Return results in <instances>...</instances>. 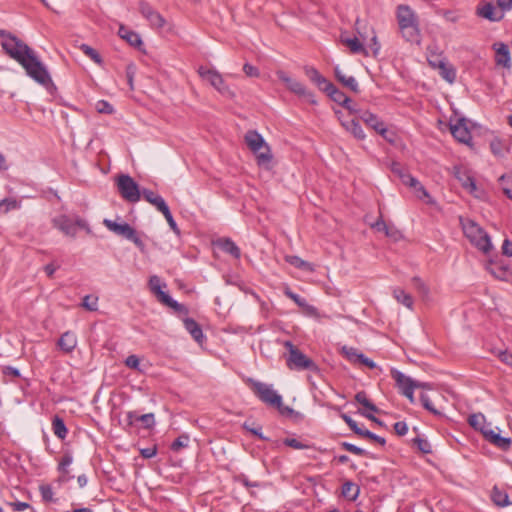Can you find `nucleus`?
Listing matches in <instances>:
<instances>
[{
  "mask_svg": "<svg viewBox=\"0 0 512 512\" xmlns=\"http://www.w3.org/2000/svg\"><path fill=\"white\" fill-rule=\"evenodd\" d=\"M396 18L402 37L407 42L419 45L421 32L415 11L409 5L400 4L396 8Z\"/></svg>",
  "mask_w": 512,
  "mask_h": 512,
  "instance_id": "obj_1",
  "label": "nucleus"
},
{
  "mask_svg": "<svg viewBox=\"0 0 512 512\" xmlns=\"http://www.w3.org/2000/svg\"><path fill=\"white\" fill-rule=\"evenodd\" d=\"M460 224L465 237L470 243L484 254H488L493 245L486 231L474 220L460 217Z\"/></svg>",
  "mask_w": 512,
  "mask_h": 512,
  "instance_id": "obj_2",
  "label": "nucleus"
},
{
  "mask_svg": "<svg viewBox=\"0 0 512 512\" xmlns=\"http://www.w3.org/2000/svg\"><path fill=\"white\" fill-rule=\"evenodd\" d=\"M19 64L25 69L27 75L39 84L45 87L53 85L49 72L39 60L34 50H31Z\"/></svg>",
  "mask_w": 512,
  "mask_h": 512,
  "instance_id": "obj_3",
  "label": "nucleus"
},
{
  "mask_svg": "<svg viewBox=\"0 0 512 512\" xmlns=\"http://www.w3.org/2000/svg\"><path fill=\"white\" fill-rule=\"evenodd\" d=\"M245 142L256 154L258 165L267 167L272 160V154L264 138L257 131L250 130L245 135Z\"/></svg>",
  "mask_w": 512,
  "mask_h": 512,
  "instance_id": "obj_4",
  "label": "nucleus"
},
{
  "mask_svg": "<svg viewBox=\"0 0 512 512\" xmlns=\"http://www.w3.org/2000/svg\"><path fill=\"white\" fill-rule=\"evenodd\" d=\"M245 383L249 386L252 392L259 398L261 402L267 406L274 407V405H280L282 396L277 393L272 385L260 382L253 378H247Z\"/></svg>",
  "mask_w": 512,
  "mask_h": 512,
  "instance_id": "obj_5",
  "label": "nucleus"
},
{
  "mask_svg": "<svg viewBox=\"0 0 512 512\" xmlns=\"http://www.w3.org/2000/svg\"><path fill=\"white\" fill-rule=\"evenodd\" d=\"M285 347L288 349L287 366L290 369L296 370H308L312 372H318L319 368L317 364L303 352H301L295 345L290 341L285 342Z\"/></svg>",
  "mask_w": 512,
  "mask_h": 512,
  "instance_id": "obj_6",
  "label": "nucleus"
},
{
  "mask_svg": "<svg viewBox=\"0 0 512 512\" xmlns=\"http://www.w3.org/2000/svg\"><path fill=\"white\" fill-rule=\"evenodd\" d=\"M115 184L120 196L129 203H136L141 199V189L138 183L128 174H119Z\"/></svg>",
  "mask_w": 512,
  "mask_h": 512,
  "instance_id": "obj_7",
  "label": "nucleus"
},
{
  "mask_svg": "<svg viewBox=\"0 0 512 512\" xmlns=\"http://www.w3.org/2000/svg\"><path fill=\"white\" fill-rule=\"evenodd\" d=\"M54 226L65 235L75 237L79 228L90 231L88 224L81 218L72 219L67 215H60L53 219Z\"/></svg>",
  "mask_w": 512,
  "mask_h": 512,
  "instance_id": "obj_8",
  "label": "nucleus"
},
{
  "mask_svg": "<svg viewBox=\"0 0 512 512\" xmlns=\"http://www.w3.org/2000/svg\"><path fill=\"white\" fill-rule=\"evenodd\" d=\"M1 47L10 58L18 63L32 50L17 36L10 37L9 40H2Z\"/></svg>",
  "mask_w": 512,
  "mask_h": 512,
  "instance_id": "obj_9",
  "label": "nucleus"
},
{
  "mask_svg": "<svg viewBox=\"0 0 512 512\" xmlns=\"http://www.w3.org/2000/svg\"><path fill=\"white\" fill-rule=\"evenodd\" d=\"M103 224L110 231L115 233L116 235L122 236L128 240L133 241L135 244L140 245L141 240L137 236L135 229L130 226L128 223H117L116 221L110 219H104Z\"/></svg>",
  "mask_w": 512,
  "mask_h": 512,
  "instance_id": "obj_10",
  "label": "nucleus"
},
{
  "mask_svg": "<svg viewBox=\"0 0 512 512\" xmlns=\"http://www.w3.org/2000/svg\"><path fill=\"white\" fill-rule=\"evenodd\" d=\"M198 73L202 79L208 81L221 94H230L229 87L226 85L222 75L217 70L201 66L198 69Z\"/></svg>",
  "mask_w": 512,
  "mask_h": 512,
  "instance_id": "obj_11",
  "label": "nucleus"
},
{
  "mask_svg": "<svg viewBox=\"0 0 512 512\" xmlns=\"http://www.w3.org/2000/svg\"><path fill=\"white\" fill-rule=\"evenodd\" d=\"M359 120L363 121L368 127L379 133L384 139L392 142V138L388 136V130L385 123L374 113L365 110L361 112Z\"/></svg>",
  "mask_w": 512,
  "mask_h": 512,
  "instance_id": "obj_12",
  "label": "nucleus"
},
{
  "mask_svg": "<svg viewBox=\"0 0 512 512\" xmlns=\"http://www.w3.org/2000/svg\"><path fill=\"white\" fill-rule=\"evenodd\" d=\"M157 301L161 304L171 308L178 316L187 315L189 313L188 308L176 300H174L167 291L165 290H152Z\"/></svg>",
  "mask_w": 512,
  "mask_h": 512,
  "instance_id": "obj_13",
  "label": "nucleus"
},
{
  "mask_svg": "<svg viewBox=\"0 0 512 512\" xmlns=\"http://www.w3.org/2000/svg\"><path fill=\"white\" fill-rule=\"evenodd\" d=\"M450 131L453 137L460 143L470 144L472 136L465 118H458L455 121L450 120Z\"/></svg>",
  "mask_w": 512,
  "mask_h": 512,
  "instance_id": "obj_14",
  "label": "nucleus"
},
{
  "mask_svg": "<svg viewBox=\"0 0 512 512\" xmlns=\"http://www.w3.org/2000/svg\"><path fill=\"white\" fill-rule=\"evenodd\" d=\"M391 377L395 380L396 386L401 393H404L405 389L408 388L411 389L420 387L419 381L411 379L397 369L391 370Z\"/></svg>",
  "mask_w": 512,
  "mask_h": 512,
  "instance_id": "obj_15",
  "label": "nucleus"
},
{
  "mask_svg": "<svg viewBox=\"0 0 512 512\" xmlns=\"http://www.w3.org/2000/svg\"><path fill=\"white\" fill-rule=\"evenodd\" d=\"M495 50V62L498 66H503L504 68H511V57L510 51L506 44L502 42L495 43L493 45Z\"/></svg>",
  "mask_w": 512,
  "mask_h": 512,
  "instance_id": "obj_16",
  "label": "nucleus"
},
{
  "mask_svg": "<svg viewBox=\"0 0 512 512\" xmlns=\"http://www.w3.org/2000/svg\"><path fill=\"white\" fill-rule=\"evenodd\" d=\"M477 15L490 21H499L503 18L502 11H497L493 4L481 2L477 7Z\"/></svg>",
  "mask_w": 512,
  "mask_h": 512,
  "instance_id": "obj_17",
  "label": "nucleus"
},
{
  "mask_svg": "<svg viewBox=\"0 0 512 512\" xmlns=\"http://www.w3.org/2000/svg\"><path fill=\"white\" fill-rule=\"evenodd\" d=\"M322 91L327 93V95L336 103L340 105H347L351 102V99L347 97L341 90H339L333 83L330 81L323 86Z\"/></svg>",
  "mask_w": 512,
  "mask_h": 512,
  "instance_id": "obj_18",
  "label": "nucleus"
},
{
  "mask_svg": "<svg viewBox=\"0 0 512 512\" xmlns=\"http://www.w3.org/2000/svg\"><path fill=\"white\" fill-rule=\"evenodd\" d=\"M58 347L65 353H71L77 346V337L71 331L63 333L58 342Z\"/></svg>",
  "mask_w": 512,
  "mask_h": 512,
  "instance_id": "obj_19",
  "label": "nucleus"
},
{
  "mask_svg": "<svg viewBox=\"0 0 512 512\" xmlns=\"http://www.w3.org/2000/svg\"><path fill=\"white\" fill-rule=\"evenodd\" d=\"M118 35L127 41L132 47L140 48L143 45L140 35L124 25H120Z\"/></svg>",
  "mask_w": 512,
  "mask_h": 512,
  "instance_id": "obj_20",
  "label": "nucleus"
},
{
  "mask_svg": "<svg viewBox=\"0 0 512 512\" xmlns=\"http://www.w3.org/2000/svg\"><path fill=\"white\" fill-rule=\"evenodd\" d=\"M400 179L405 185H409L411 187H414L416 189V192L418 193L417 196L420 199L430 198L428 192L426 189L419 183V181L414 178L409 173H400Z\"/></svg>",
  "mask_w": 512,
  "mask_h": 512,
  "instance_id": "obj_21",
  "label": "nucleus"
},
{
  "mask_svg": "<svg viewBox=\"0 0 512 512\" xmlns=\"http://www.w3.org/2000/svg\"><path fill=\"white\" fill-rule=\"evenodd\" d=\"M215 245L223 252L230 254L235 259H239L241 251L239 247L230 238H221L215 242Z\"/></svg>",
  "mask_w": 512,
  "mask_h": 512,
  "instance_id": "obj_22",
  "label": "nucleus"
},
{
  "mask_svg": "<svg viewBox=\"0 0 512 512\" xmlns=\"http://www.w3.org/2000/svg\"><path fill=\"white\" fill-rule=\"evenodd\" d=\"M342 126L351 133L357 140H364L366 135L359 123V119L352 118L350 120L341 121Z\"/></svg>",
  "mask_w": 512,
  "mask_h": 512,
  "instance_id": "obj_23",
  "label": "nucleus"
},
{
  "mask_svg": "<svg viewBox=\"0 0 512 512\" xmlns=\"http://www.w3.org/2000/svg\"><path fill=\"white\" fill-rule=\"evenodd\" d=\"M334 74L336 79L342 83L345 87L349 88L351 91L358 93L359 92V85L356 79L353 76H347L343 73V71L336 66L334 68Z\"/></svg>",
  "mask_w": 512,
  "mask_h": 512,
  "instance_id": "obj_24",
  "label": "nucleus"
},
{
  "mask_svg": "<svg viewBox=\"0 0 512 512\" xmlns=\"http://www.w3.org/2000/svg\"><path fill=\"white\" fill-rule=\"evenodd\" d=\"M183 323L192 338L198 343H201L205 337L200 325L194 319L188 317L183 320Z\"/></svg>",
  "mask_w": 512,
  "mask_h": 512,
  "instance_id": "obj_25",
  "label": "nucleus"
},
{
  "mask_svg": "<svg viewBox=\"0 0 512 512\" xmlns=\"http://www.w3.org/2000/svg\"><path fill=\"white\" fill-rule=\"evenodd\" d=\"M360 493V487L352 481H345L342 485L341 495L349 501H355Z\"/></svg>",
  "mask_w": 512,
  "mask_h": 512,
  "instance_id": "obj_26",
  "label": "nucleus"
},
{
  "mask_svg": "<svg viewBox=\"0 0 512 512\" xmlns=\"http://www.w3.org/2000/svg\"><path fill=\"white\" fill-rule=\"evenodd\" d=\"M489 436L488 441L504 451L508 450L512 444L511 438L502 437L499 433L494 431H489Z\"/></svg>",
  "mask_w": 512,
  "mask_h": 512,
  "instance_id": "obj_27",
  "label": "nucleus"
},
{
  "mask_svg": "<svg viewBox=\"0 0 512 512\" xmlns=\"http://www.w3.org/2000/svg\"><path fill=\"white\" fill-rule=\"evenodd\" d=\"M438 69L441 77L452 84L456 79V70L444 60H439Z\"/></svg>",
  "mask_w": 512,
  "mask_h": 512,
  "instance_id": "obj_28",
  "label": "nucleus"
},
{
  "mask_svg": "<svg viewBox=\"0 0 512 512\" xmlns=\"http://www.w3.org/2000/svg\"><path fill=\"white\" fill-rule=\"evenodd\" d=\"M491 499L493 503L499 507H506L510 505L509 496L506 491L494 486L491 492Z\"/></svg>",
  "mask_w": 512,
  "mask_h": 512,
  "instance_id": "obj_29",
  "label": "nucleus"
},
{
  "mask_svg": "<svg viewBox=\"0 0 512 512\" xmlns=\"http://www.w3.org/2000/svg\"><path fill=\"white\" fill-rule=\"evenodd\" d=\"M285 261L290 264L291 266H294L295 268L305 271V272H311L313 271V265L300 257L296 255H286Z\"/></svg>",
  "mask_w": 512,
  "mask_h": 512,
  "instance_id": "obj_30",
  "label": "nucleus"
},
{
  "mask_svg": "<svg viewBox=\"0 0 512 512\" xmlns=\"http://www.w3.org/2000/svg\"><path fill=\"white\" fill-rule=\"evenodd\" d=\"M305 74L307 75V77L312 81L314 82L320 90L323 89V86H325L329 81L323 77L319 71L314 68V67H311V66H306L305 67Z\"/></svg>",
  "mask_w": 512,
  "mask_h": 512,
  "instance_id": "obj_31",
  "label": "nucleus"
},
{
  "mask_svg": "<svg viewBox=\"0 0 512 512\" xmlns=\"http://www.w3.org/2000/svg\"><path fill=\"white\" fill-rule=\"evenodd\" d=\"M343 44L349 47L350 51L354 54L367 55L366 49L357 37L354 38H341Z\"/></svg>",
  "mask_w": 512,
  "mask_h": 512,
  "instance_id": "obj_32",
  "label": "nucleus"
},
{
  "mask_svg": "<svg viewBox=\"0 0 512 512\" xmlns=\"http://www.w3.org/2000/svg\"><path fill=\"white\" fill-rule=\"evenodd\" d=\"M98 299L99 297L96 294H88L85 295L80 303V307L84 308L87 311H97L98 310Z\"/></svg>",
  "mask_w": 512,
  "mask_h": 512,
  "instance_id": "obj_33",
  "label": "nucleus"
},
{
  "mask_svg": "<svg viewBox=\"0 0 512 512\" xmlns=\"http://www.w3.org/2000/svg\"><path fill=\"white\" fill-rule=\"evenodd\" d=\"M393 295L399 303L403 304L407 308H412L414 300L407 290H393Z\"/></svg>",
  "mask_w": 512,
  "mask_h": 512,
  "instance_id": "obj_34",
  "label": "nucleus"
},
{
  "mask_svg": "<svg viewBox=\"0 0 512 512\" xmlns=\"http://www.w3.org/2000/svg\"><path fill=\"white\" fill-rule=\"evenodd\" d=\"M52 429L54 434L60 439H64L67 435L66 425L63 419L58 416H55L52 421Z\"/></svg>",
  "mask_w": 512,
  "mask_h": 512,
  "instance_id": "obj_35",
  "label": "nucleus"
},
{
  "mask_svg": "<svg viewBox=\"0 0 512 512\" xmlns=\"http://www.w3.org/2000/svg\"><path fill=\"white\" fill-rule=\"evenodd\" d=\"M355 400L359 404L363 405L366 409H368L371 412L378 413L379 409L375 404H373L367 397V394L365 391H359L355 395Z\"/></svg>",
  "mask_w": 512,
  "mask_h": 512,
  "instance_id": "obj_36",
  "label": "nucleus"
},
{
  "mask_svg": "<svg viewBox=\"0 0 512 512\" xmlns=\"http://www.w3.org/2000/svg\"><path fill=\"white\" fill-rule=\"evenodd\" d=\"M79 48L87 57H89L96 64H98L100 66L103 65L102 57L94 48H92L91 46H89L87 44H81L79 46Z\"/></svg>",
  "mask_w": 512,
  "mask_h": 512,
  "instance_id": "obj_37",
  "label": "nucleus"
},
{
  "mask_svg": "<svg viewBox=\"0 0 512 512\" xmlns=\"http://www.w3.org/2000/svg\"><path fill=\"white\" fill-rule=\"evenodd\" d=\"M490 149L495 156L502 157L507 150V146L503 140L494 138L490 142Z\"/></svg>",
  "mask_w": 512,
  "mask_h": 512,
  "instance_id": "obj_38",
  "label": "nucleus"
},
{
  "mask_svg": "<svg viewBox=\"0 0 512 512\" xmlns=\"http://www.w3.org/2000/svg\"><path fill=\"white\" fill-rule=\"evenodd\" d=\"M243 429L252 435L256 436L260 440L268 441L269 438L262 434V427L260 425L255 426L254 423L244 422Z\"/></svg>",
  "mask_w": 512,
  "mask_h": 512,
  "instance_id": "obj_39",
  "label": "nucleus"
},
{
  "mask_svg": "<svg viewBox=\"0 0 512 512\" xmlns=\"http://www.w3.org/2000/svg\"><path fill=\"white\" fill-rule=\"evenodd\" d=\"M342 353L351 363H358L363 353L358 352L356 348L346 347L342 348Z\"/></svg>",
  "mask_w": 512,
  "mask_h": 512,
  "instance_id": "obj_40",
  "label": "nucleus"
},
{
  "mask_svg": "<svg viewBox=\"0 0 512 512\" xmlns=\"http://www.w3.org/2000/svg\"><path fill=\"white\" fill-rule=\"evenodd\" d=\"M485 422V417L481 413L472 414L468 418L469 425L476 430L482 429V427L485 425Z\"/></svg>",
  "mask_w": 512,
  "mask_h": 512,
  "instance_id": "obj_41",
  "label": "nucleus"
},
{
  "mask_svg": "<svg viewBox=\"0 0 512 512\" xmlns=\"http://www.w3.org/2000/svg\"><path fill=\"white\" fill-rule=\"evenodd\" d=\"M188 443L189 436L187 434H182L172 442L170 449L174 452H178L182 448L187 447Z\"/></svg>",
  "mask_w": 512,
  "mask_h": 512,
  "instance_id": "obj_42",
  "label": "nucleus"
},
{
  "mask_svg": "<svg viewBox=\"0 0 512 512\" xmlns=\"http://www.w3.org/2000/svg\"><path fill=\"white\" fill-rule=\"evenodd\" d=\"M150 23L152 28L160 29L163 28L166 24V20L164 17L158 12L155 11L151 17L147 20Z\"/></svg>",
  "mask_w": 512,
  "mask_h": 512,
  "instance_id": "obj_43",
  "label": "nucleus"
},
{
  "mask_svg": "<svg viewBox=\"0 0 512 512\" xmlns=\"http://www.w3.org/2000/svg\"><path fill=\"white\" fill-rule=\"evenodd\" d=\"M358 436L365 437V438H367L369 440H372V441L378 443L381 446H384L386 444L385 438H383L381 436H378L375 433H373V432H371V431H369L367 429H361V431L358 434Z\"/></svg>",
  "mask_w": 512,
  "mask_h": 512,
  "instance_id": "obj_44",
  "label": "nucleus"
},
{
  "mask_svg": "<svg viewBox=\"0 0 512 512\" xmlns=\"http://www.w3.org/2000/svg\"><path fill=\"white\" fill-rule=\"evenodd\" d=\"M283 444L286 445V446H289L293 449H309V448H312L313 446L309 445V444H306V443H303L301 441H299L298 439L296 438H285L283 440Z\"/></svg>",
  "mask_w": 512,
  "mask_h": 512,
  "instance_id": "obj_45",
  "label": "nucleus"
},
{
  "mask_svg": "<svg viewBox=\"0 0 512 512\" xmlns=\"http://www.w3.org/2000/svg\"><path fill=\"white\" fill-rule=\"evenodd\" d=\"M340 446L342 449L358 456L368 455L367 451L349 442H341Z\"/></svg>",
  "mask_w": 512,
  "mask_h": 512,
  "instance_id": "obj_46",
  "label": "nucleus"
},
{
  "mask_svg": "<svg viewBox=\"0 0 512 512\" xmlns=\"http://www.w3.org/2000/svg\"><path fill=\"white\" fill-rule=\"evenodd\" d=\"M414 444L417 445V448L424 454H429L432 452L431 444L421 437H416L413 439Z\"/></svg>",
  "mask_w": 512,
  "mask_h": 512,
  "instance_id": "obj_47",
  "label": "nucleus"
},
{
  "mask_svg": "<svg viewBox=\"0 0 512 512\" xmlns=\"http://www.w3.org/2000/svg\"><path fill=\"white\" fill-rule=\"evenodd\" d=\"M40 493H41V496H42V499L45 501V502H55V499H54V492H53V489L50 485H41L40 486Z\"/></svg>",
  "mask_w": 512,
  "mask_h": 512,
  "instance_id": "obj_48",
  "label": "nucleus"
},
{
  "mask_svg": "<svg viewBox=\"0 0 512 512\" xmlns=\"http://www.w3.org/2000/svg\"><path fill=\"white\" fill-rule=\"evenodd\" d=\"M420 401L423 407L434 415H439L440 412L433 406L427 394L422 393L420 395Z\"/></svg>",
  "mask_w": 512,
  "mask_h": 512,
  "instance_id": "obj_49",
  "label": "nucleus"
},
{
  "mask_svg": "<svg viewBox=\"0 0 512 512\" xmlns=\"http://www.w3.org/2000/svg\"><path fill=\"white\" fill-rule=\"evenodd\" d=\"M137 421H141L146 429H150L155 425V417L153 413L141 415L137 418Z\"/></svg>",
  "mask_w": 512,
  "mask_h": 512,
  "instance_id": "obj_50",
  "label": "nucleus"
},
{
  "mask_svg": "<svg viewBox=\"0 0 512 512\" xmlns=\"http://www.w3.org/2000/svg\"><path fill=\"white\" fill-rule=\"evenodd\" d=\"M155 11L156 10H154L153 7H151L147 2L140 1L139 12L146 20H148L149 17H151Z\"/></svg>",
  "mask_w": 512,
  "mask_h": 512,
  "instance_id": "obj_51",
  "label": "nucleus"
},
{
  "mask_svg": "<svg viewBox=\"0 0 512 512\" xmlns=\"http://www.w3.org/2000/svg\"><path fill=\"white\" fill-rule=\"evenodd\" d=\"M287 86L292 92L300 96L306 93V87L297 80L292 79Z\"/></svg>",
  "mask_w": 512,
  "mask_h": 512,
  "instance_id": "obj_52",
  "label": "nucleus"
},
{
  "mask_svg": "<svg viewBox=\"0 0 512 512\" xmlns=\"http://www.w3.org/2000/svg\"><path fill=\"white\" fill-rule=\"evenodd\" d=\"M72 461L73 458L70 454H64L59 462L58 470L63 474L68 473L67 467L72 463Z\"/></svg>",
  "mask_w": 512,
  "mask_h": 512,
  "instance_id": "obj_53",
  "label": "nucleus"
},
{
  "mask_svg": "<svg viewBox=\"0 0 512 512\" xmlns=\"http://www.w3.org/2000/svg\"><path fill=\"white\" fill-rule=\"evenodd\" d=\"M341 418L356 435L360 433L362 428H360L357 422L353 420L349 415L343 413L341 414Z\"/></svg>",
  "mask_w": 512,
  "mask_h": 512,
  "instance_id": "obj_54",
  "label": "nucleus"
},
{
  "mask_svg": "<svg viewBox=\"0 0 512 512\" xmlns=\"http://www.w3.org/2000/svg\"><path fill=\"white\" fill-rule=\"evenodd\" d=\"M152 205L159 212H161L163 214V216H165L166 214H168L170 212L168 205L166 204L165 200L161 196H159V198H157Z\"/></svg>",
  "mask_w": 512,
  "mask_h": 512,
  "instance_id": "obj_55",
  "label": "nucleus"
},
{
  "mask_svg": "<svg viewBox=\"0 0 512 512\" xmlns=\"http://www.w3.org/2000/svg\"><path fill=\"white\" fill-rule=\"evenodd\" d=\"M96 108L99 113L111 114L113 112L112 105L104 100L98 101Z\"/></svg>",
  "mask_w": 512,
  "mask_h": 512,
  "instance_id": "obj_56",
  "label": "nucleus"
},
{
  "mask_svg": "<svg viewBox=\"0 0 512 512\" xmlns=\"http://www.w3.org/2000/svg\"><path fill=\"white\" fill-rule=\"evenodd\" d=\"M160 195L156 194L152 190L149 189H142L141 190V197H143L148 203L153 204L157 198H159Z\"/></svg>",
  "mask_w": 512,
  "mask_h": 512,
  "instance_id": "obj_57",
  "label": "nucleus"
},
{
  "mask_svg": "<svg viewBox=\"0 0 512 512\" xmlns=\"http://www.w3.org/2000/svg\"><path fill=\"white\" fill-rule=\"evenodd\" d=\"M462 182L463 188L468 190L469 192H474L476 190V184L472 177L466 176L465 178H459Z\"/></svg>",
  "mask_w": 512,
  "mask_h": 512,
  "instance_id": "obj_58",
  "label": "nucleus"
},
{
  "mask_svg": "<svg viewBox=\"0 0 512 512\" xmlns=\"http://www.w3.org/2000/svg\"><path fill=\"white\" fill-rule=\"evenodd\" d=\"M4 205L6 206L5 211L17 209L20 206V204L17 200L11 199V198H5V199L1 200L0 207H2Z\"/></svg>",
  "mask_w": 512,
  "mask_h": 512,
  "instance_id": "obj_59",
  "label": "nucleus"
},
{
  "mask_svg": "<svg viewBox=\"0 0 512 512\" xmlns=\"http://www.w3.org/2000/svg\"><path fill=\"white\" fill-rule=\"evenodd\" d=\"M344 108H346L349 111V114L353 115V118L359 119L361 112H364L365 110H362L358 108L356 104H354L352 101L347 104L343 105Z\"/></svg>",
  "mask_w": 512,
  "mask_h": 512,
  "instance_id": "obj_60",
  "label": "nucleus"
},
{
  "mask_svg": "<svg viewBox=\"0 0 512 512\" xmlns=\"http://www.w3.org/2000/svg\"><path fill=\"white\" fill-rule=\"evenodd\" d=\"M125 365L134 370H140V360L136 355H130L125 360Z\"/></svg>",
  "mask_w": 512,
  "mask_h": 512,
  "instance_id": "obj_61",
  "label": "nucleus"
},
{
  "mask_svg": "<svg viewBox=\"0 0 512 512\" xmlns=\"http://www.w3.org/2000/svg\"><path fill=\"white\" fill-rule=\"evenodd\" d=\"M384 233L386 234L387 237H390L394 241H397L401 238L400 231L393 226H387L386 229L384 230Z\"/></svg>",
  "mask_w": 512,
  "mask_h": 512,
  "instance_id": "obj_62",
  "label": "nucleus"
},
{
  "mask_svg": "<svg viewBox=\"0 0 512 512\" xmlns=\"http://www.w3.org/2000/svg\"><path fill=\"white\" fill-rule=\"evenodd\" d=\"M243 71L248 77H258L259 76V70L255 66H253L249 63L244 64Z\"/></svg>",
  "mask_w": 512,
  "mask_h": 512,
  "instance_id": "obj_63",
  "label": "nucleus"
},
{
  "mask_svg": "<svg viewBox=\"0 0 512 512\" xmlns=\"http://www.w3.org/2000/svg\"><path fill=\"white\" fill-rule=\"evenodd\" d=\"M498 357L503 363L512 366V354L509 353L507 350L499 351Z\"/></svg>",
  "mask_w": 512,
  "mask_h": 512,
  "instance_id": "obj_64",
  "label": "nucleus"
}]
</instances>
